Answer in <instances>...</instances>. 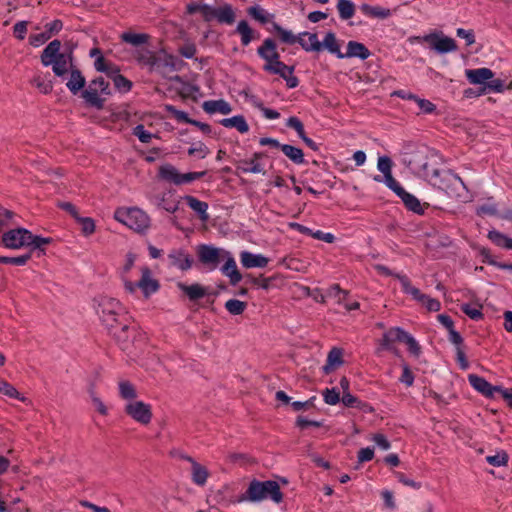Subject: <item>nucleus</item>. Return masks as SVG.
<instances>
[{"mask_svg":"<svg viewBox=\"0 0 512 512\" xmlns=\"http://www.w3.org/2000/svg\"><path fill=\"white\" fill-rule=\"evenodd\" d=\"M61 45L59 39L49 42L40 55L41 63L45 67L52 65V71L57 77L65 78L69 73L66 87L72 95H78V92L86 86V78L75 63L68 62V59L63 56L60 52Z\"/></svg>","mask_w":512,"mask_h":512,"instance_id":"obj_1","label":"nucleus"},{"mask_svg":"<svg viewBox=\"0 0 512 512\" xmlns=\"http://www.w3.org/2000/svg\"><path fill=\"white\" fill-rule=\"evenodd\" d=\"M268 498L276 504H279L283 501L284 494L281 491L279 483L275 480L260 481L254 478L250 481L246 491L239 495V497L232 502L240 503L249 501L257 503Z\"/></svg>","mask_w":512,"mask_h":512,"instance_id":"obj_2","label":"nucleus"},{"mask_svg":"<svg viewBox=\"0 0 512 512\" xmlns=\"http://www.w3.org/2000/svg\"><path fill=\"white\" fill-rule=\"evenodd\" d=\"M186 13L189 15L200 13L205 22L216 19L221 24L232 25L236 20V13L228 3L213 7L206 3L190 2L186 5Z\"/></svg>","mask_w":512,"mask_h":512,"instance_id":"obj_3","label":"nucleus"},{"mask_svg":"<svg viewBox=\"0 0 512 512\" xmlns=\"http://www.w3.org/2000/svg\"><path fill=\"white\" fill-rule=\"evenodd\" d=\"M111 95L110 83L104 77L98 76L92 79L88 86L82 88L77 96L83 99L86 107L102 110L105 107L106 98Z\"/></svg>","mask_w":512,"mask_h":512,"instance_id":"obj_4","label":"nucleus"},{"mask_svg":"<svg viewBox=\"0 0 512 512\" xmlns=\"http://www.w3.org/2000/svg\"><path fill=\"white\" fill-rule=\"evenodd\" d=\"M270 32H274L283 44L294 45L298 43L306 52H320L319 46H321V42L318 40L316 33L305 31L299 35H294L291 30L283 28L275 21H272Z\"/></svg>","mask_w":512,"mask_h":512,"instance_id":"obj_5","label":"nucleus"},{"mask_svg":"<svg viewBox=\"0 0 512 512\" xmlns=\"http://www.w3.org/2000/svg\"><path fill=\"white\" fill-rule=\"evenodd\" d=\"M114 219L137 233H144L150 227L149 216L138 207H118Z\"/></svg>","mask_w":512,"mask_h":512,"instance_id":"obj_6","label":"nucleus"},{"mask_svg":"<svg viewBox=\"0 0 512 512\" xmlns=\"http://www.w3.org/2000/svg\"><path fill=\"white\" fill-rule=\"evenodd\" d=\"M410 43H428L429 48L437 54H447L458 50L457 42L445 35L442 31L435 30L423 36H410Z\"/></svg>","mask_w":512,"mask_h":512,"instance_id":"obj_7","label":"nucleus"},{"mask_svg":"<svg viewBox=\"0 0 512 512\" xmlns=\"http://www.w3.org/2000/svg\"><path fill=\"white\" fill-rule=\"evenodd\" d=\"M177 288L183 292V295L187 297L190 302L193 303H198L200 299L206 297L205 303L202 304V307L208 308L211 312L216 313V308L213 305L215 298L219 295L218 290L208 291V288L200 283L188 285L184 282H178Z\"/></svg>","mask_w":512,"mask_h":512,"instance_id":"obj_8","label":"nucleus"},{"mask_svg":"<svg viewBox=\"0 0 512 512\" xmlns=\"http://www.w3.org/2000/svg\"><path fill=\"white\" fill-rule=\"evenodd\" d=\"M227 255L229 251L212 244H199L196 247L197 261L209 271L215 270Z\"/></svg>","mask_w":512,"mask_h":512,"instance_id":"obj_9","label":"nucleus"},{"mask_svg":"<svg viewBox=\"0 0 512 512\" xmlns=\"http://www.w3.org/2000/svg\"><path fill=\"white\" fill-rule=\"evenodd\" d=\"M207 171L180 173L172 164L166 163L159 167L158 177L175 185L191 183L203 178Z\"/></svg>","mask_w":512,"mask_h":512,"instance_id":"obj_10","label":"nucleus"},{"mask_svg":"<svg viewBox=\"0 0 512 512\" xmlns=\"http://www.w3.org/2000/svg\"><path fill=\"white\" fill-rule=\"evenodd\" d=\"M428 182L439 190L448 193L450 190H456L457 185L464 186L462 179L450 170L432 169L429 177H425Z\"/></svg>","mask_w":512,"mask_h":512,"instance_id":"obj_11","label":"nucleus"},{"mask_svg":"<svg viewBox=\"0 0 512 512\" xmlns=\"http://www.w3.org/2000/svg\"><path fill=\"white\" fill-rule=\"evenodd\" d=\"M406 155L404 163L410 170L424 178L429 177V173L432 169H430L428 163L426 146L422 145L416 147L415 150L407 152Z\"/></svg>","mask_w":512,"mask_h":512,"instance_id":"obj_12","label":"nucleus"},{"mask_svg":"<svg viewBox=\"0 0 512 512\" xmlns=\"http://www.w3.org/2000/svg\"><path fill=\"white\" fill-rule=\"evenodd\" d=\"M277 42L274 38L268 37L264 39L261 46L257 48L258 56L266 63L263 70L270 73L279 63H281L280 53L277 50Z\"/></svg>","mask_w":512,"mask_h":512,"instance_id":"obj_13","label":"nucleus"},{"mask_svg":"<svg viewBox=\"0 0 512 512\" xmlns=\"http://www.w3.org/2000/svg\"><path fill=\"white\" fill-rule=\"evenodd\" d=\"M124 412L142 425L149 424L153 417L151 405L143 401L129 402L126 404Z\"/></svg>","mask_w":512,"mask_h":512,"instance_id":"obj_14","label":"nucleus"},{"mask_svg":"<svg viewBox=\"0 0 512 512\" xmlns=\"http://www.w3.org/2000/svg\"><path fill=\"white\" fill-rule=\"evenodd\" d=\"M171 266L187 271L192 268L194 259L184 248L172 249L168 254Z\"/></svg>","mask_w":512,"mask_h":512,"instance_id":"obj_15","label":"nucleus"},{"mask_svg":"<svg viewBox=\"0 0 512 512\" xmlns=\"http://www.w3.org/2000/svg\"><path fill=\"white\" fill-rule=\"evenodd\" d=\"M141 278L135 282V285L142 290L145 298L152 293H156L160 289V283L157 279L151 278V269L148 266L141 268Z\"/></svg>","mask_w":512,"mask_h":512,"instance_id":"obj_16","label":"nucleus"},{"mask_svg":"<svg viewBox=\"0 0 512 512\" xmlns=\"http://www.w3.org/2000/svg\"><path fill=\"white\" fill-rule=\"evenodd\" d=\"M244 278L246 279V283H251L252 285L264 290H269L272 287H278L284 281L283 276L278 273L270 277H265L263 274H260L259 277H255L251 273H247L244 275Z\"/></svg>","mask_w":512,"mask_h":512,"instance_id":"obj_17","label":"nucleus"},{"mask_svg":"<svg viewBox=\"0 0 512 512\" xmlns=\"http://www.w3.org/2000/svg\"><path fill=\"white\" fill-rule=\"evenodd\" d=\"M468 381L473 389L487 398H494V393L500 391V385H492L484 377L477 374H469Z\"/></svg>","mask_w":512,"mask_h":512,"instance_id":"obj_18","label":"nucleus"},{"mask_svg":"<svg viewBox=\"0 0 512 512\" xmlns=\"http://www.w3.org/2000/svg\"><path fill=\"white\" fill-rule=\"evenodd\" d=\"M394 339L407 345V350L414 358L418 359L422 354V347L418 341L401 327H396Z\"/></svg>","mask_w":512,"mask_h":512,"instance_id":"obj_19","label":"nucleus"},{"mask_svg":"<svg viewBox=\"0 0 512 512\" xmlns=\"http://www.w3.org/2000/svg\"><path fill=\"white\" fill-rule=\"evenodd\" d=\"M110 335L115 339L122 351H126L132 342V331L127 321H119V327Z\"/></svg>","mask_w":512,"mask_h":512,"instance_id":"obj_20","label":"nucleus"},{"mask_svg":"<svg viewBox=\"0 0 512 512\" xmlns=\"http://www.w3.org/2000/svg\"><path fill=\"white\" fill-rule=\"evenodd\" d=\"M398 197L402 200L405 208L408 211L417 215H424L425 209L430 207V203H421L415 195L407 192L406 190H404Z\"/></svg>","mask_w":512,"mask_h":512,"instance_id":"obj_21","label":"nucleus"},{"mask_svg":"<svg viewBox=\"0 0 512 512\" xmlns=\"http://www.w3.org/2000/svg\"><path fill=\"white\" fill-rule=\"evenodd\" d=\"M395 330L396 327H392L383 334L382 339L378 341V345L375 351L376 354H380L383 351H389L399 358L402 357L400 350L394 346V343L398 342L396 339H394Z\"/></svg>","mask_w":512,"mask_h":512,"instance_id":"obj_22","label":"nucleus"},{"mask_svg":"<svg viewBox=\"0 0 512 512\" xmlns=\"http://www.w3.org/2000/svg\"><path fill=\"white\" fill-rule=\"evenodd\" d=\"M134 57L139 65L148 66L150 71H156L157 63H160V57L145 47L138 48Z\"/></svg>","mask_w":512,"mask_h":512,"instance_id":"obj_23","label":"nucleus"},{"mask_svg":"<svg viewBox=\"0 0 512 512\" xmlns=\"http://www.w3.org/2000/svg\"><path fill=\"white\" fill-rule=\"evenodd\" d=\"M467 80L473 85L479 87L486 86L488 80L494 77V72L489 68L467 69L465 71Z\"/></svg>","mask_w":512,"mask_h":512,"instance_id":"obj_24","label":"nucleus"},{"mask_svg":"<svg viewBox=\"0 0 512 512\" xmlns=\"http://www.w3.org/2000/svg\"><path fill=\"white\" fill-rule=\"evenodd\" d=\"M240 261L244 268H264L269 263V258L262 254H254L249 251H242L240 253Z\"/></svg>","mask_w":512,"mask_h":512,"instance_id":"obj_25","label":"nucleus"},{"mask_svg":"<svg viewBox=\"0 0 512 512\" xmlns=\"http://www.w3.org/2000/svg\"><path fill=\"white\" fill-rule=\"evenodd\" d=\"M221 272L225 276L229 277L230 284L233 286L237 285L244 277L239 272L236 262L230 252L229 255L224 257V264L221 267Z\"/></svg>","mask_w":512,"mask_h":512,"instance_id":"obj_26","label":"nucleus"},{"mask_svg":"<svg viewBox=\"0 0 512 512\" xmlns=\"http://www.w3.org/2000/svg\"><path fill=\"white\" fill-rule=\"evenodd\" d=\"M121 310L122 306L118 300L105 296L100 297L96 307V312L100 318H102V316L118 314Z\"/></svg>","mask_w":512,"mask_h":512,"instance_id":"obj_27","label":"nucleus"},{"mask_svg":"<svg viewBox=\"0 0 512 512\" xmlns=\"http://www.w3.org/2000/svg\"><path fill=\"white\" fill-rule=\"evenodd\" d=\"M160 53L164 54V59L160 58V63H157L156 71L163 75L164 69L167 67L172 71H180L186 65L182 59H179L173 54L166 52L165 49H161Z\"/></svg>","mask_w":512,"mask_h":512,"instance_id":"obj_28","label":"nucleus"},{"mask_svg":"<svg viewBox=\"0 0 512 512\" xmlns=\"http://www.w3.org/2000/svg\"><path fill=\"white\" fill-rule=\"evenodd\" d=\"M234 33L241 36V44L243 46H248L254 39L260 38L259 32L255 31L247 20H240Z\"/></svg>","mask_w":512,"mask_h":512,"instance_id":"obj_29","label":"nucleus"},{"mask_svg":"<svg viewBox=\"0 0 512 512\" xmlns=\"http://www.w3.org/2000/svg\"><path fill=\"white\" fill-rule=\"evenodd\" d=\"M94 68L97 72L104 73L111 80L115 79L117 75H121L120 67L105 57L95 59Z\"/></svg>","mask_w":512,"mask_h":512,"instance_id":"obj_30","label":"nucleus"},{"mask_svg":"<svg viewBox=\"0 0 512 512\" xmlns=\"http://www.w3.org/2000/svg\"><path fill=\"white\" fill-rule=\"evenodd\" d=\"M20 236V227L10 229L1 236V245L5 248L18 250L23 248V241Z\"/></svg>","mask_w":512,"mask_h":512,"instance_id":"obj_31","label":"nucleus"},{"mask_svg":"<svg viewBox=\"0 0 512 512\" xmlns=\"http://www.w3.org/2000/svg\"><path fill=\"white\" fill-rule=\"evenodd\" d=\"M319 48L320 52L326 49L329 53L336 55L337 58H344V53L341 52V44L336 38V34L332 31L326 33L324 40L321 42V46H319Z\"/></svg>","mask_w":512,"mask_h":512,"instance_id":"obj_32","label":"nucleus"},{"mask_svg":"<svg viewBox=\"0 0 512 512\" xmlns=\"http://www.w3.org/2000/svg\"><path fill=\"white\" fill-rule=\"evenodd\" d=\"M344 58H359L366 60L370 57V50L361 42L351 40L347 43V51L343 54Z\"/></svg>","mask_w":512,"mask_h":512,"instance_id":"obj_33","label":"nucleus"},{"mask_svg":"<svg viewBox=\"0 0 512 512\" xmlns=\"http://www.w3.org/2000/svg\"><path fill=\"white\" fill-rule=\"evenodd\" d=\"M186 204L191 208L198 216V218L202 222H207L209 219V214L207 212L208 210V204L204 201L199 200L198 198L186 195L183 197Z\"/></svg>","mask_w":512,"mask_h":512,"instance_id":"obj_34","label":"nucleus"},{"mask_svg":"<svg viewBox=\"0 0 512 512\" xmlns=\"http://www.w3.org/2000/svg\"><path fill=\"white\" fill-rule=\"evenodd\" d=\"M151 36L147 33H136L132 31H125L120 35V40L124 43L130 44L133 47L141 48L148 44Z\"/></svg>","mask_w":512,"mask_h":512,"instance_id":"obj_35","label":"nucleus"},{"mask_svg":"<svg viewBox=\"0 0 512 512\" xmlns=\"http://www.w3.org/2000/svg\"><path fill=\"white\" fill-rule=\"evenodd\" d=\"M343 349L338 347H333L326 359V364L323 366L324 374H330L333 370L343 364Z\"/></svg>","mask_w":512,"mask_h":512,"instance_id":"obj_36","label":"nucleus"},{"mask_svg":"<svg viewBox=\"0 0 512 512\" xmlns=\"http://www.w3.org/2000/svg\"><path fill=\"white\" fill-rule=\"evenodd\" d=\"M202 108L207 114L210 115L214 113L227 115L232 111L231 105L223 99L205 101L202 104Z\"/></svg>","mask_w":512,"mask_h":512,"instance_id":"obj_37","label":"nucleus"},{"mask_svg":"<svg viewBox=\"0 0 512 512\" xmlns=\"http://www.w3.org/2000/svg\"><path fill=\"white\" fill-rule=\"evenodd\" d=\"M219 124L226 128H235L242 134L249 131V125L243 115H235L230 118H223L219 121Z\"/></svg>","mask_w":512,"mask_h":512,"instance_id":"obj_38","label":"nucleus"},{"mask_svg":"<svg viewBox=\"0 0 512 512\" xmlns=\"http://www.w3.org/2000/svg\"><path fill=\"white\" fill-rule=\"evenodd\" d=\"M283 154L289 158L294 164H305L306 160L304 158V152L301 148L290 144H283L280 149Z\"/></svg>","mask_w":512,"mask_h":512,"instance_id":"obj_39","label":"nucleus"},{"mask_svg":"<svg viewBox=\"0 0 512 512\" xmlns=\"http://www.w3.org/2000/svg\"><path fill=\"white\" fill-rule=\"evenodd\" d=\"M188 460L192 462V480L197 485H204L207 481L209 472L207 468L198 462L194 461L191 457Z\"/></svg>","mask_w":512,"mask_h":512,"instance_id":"obj_40","label":"nucleus"},{"mask_svg":"<svg viewBox=\"0 0 512 512\" xmlns=\"http://www.w3.org/2000/svg\"><path fill=\"white\" fill-rule=\"evenodd\" d=\"M360 9L365 15L373 18L386 19L391 15L390 9L381 6H372L367 3H363Z\"/></svg>","mask_w":512,"mask_h":512,"instance_id":"obj_41","label":"nucleus"},{"mask_svg":"<svg viewBox=\"0 0 512 512\" xmlns=\"http://www.w3.org/2000/svg\"><path fill=\"white\" fill-rule=\"evenodd\" d=\"M238 164L248 165V166H237L236 171L234 172L236 175H238V171H242L243 173H253V174H265V171L263 169V166L260 162L254 161L251 158L250 159H243L237 161Z\"/></svg>","mask_w":512,"mask_h":512,"instance_id":"obj_42","label":"nucleus"},{"mask_svg":"<svg viewBox=\"0 0 512 512\" xmlns=\"http://www.w3.org/2000/svg\"><path fill=\"white\" fill-rule=\"evenodd\" d=\"M247 14L254 19L255 21L259 22L262 25L267 24L271 21V19L274 17L273 14H269L266 12L262 7L259 5H253L247 8Z\"/></svg>","mask_w":512,"mask_h":512,"instance_id":"obj_43","label":"nucleus"},{"mask_svg":"<svg viewBox=\"0 0 512 512\" xmlns=\"http://www.w3.org/2000/svg\"><path fill=\"white\" fill-rule=\"evenodd\" d=\"M407 99L415 101L423 114H438L437 106L430 100L420 98L418 95L413 93H409Z\"/></svg>","mask_w":512,"mask_h":512,"instance_id":"obj_44","label":"nucleus"},{"mask_svg":"<svg viewBox=\"0 0 512 512\" xmlns=\"http://www.w3.org/2000/svg\"><path fill=\"white\" fill-rule=\"evenodd\" d=\"M336 7L342 20L351 19L356 11L355 4L351 0H338Z\"/></svg>","mask_w":512,"mask_h":512,"instance_id":"obj_45","label":"nucleus"},{"mask_svg":"<svg viewBox=\"0 0 512 512\" xmlns=\"http://www.w3.org/2000/svg\"><path fill=\"white\" fill-rule=\"evenodd\" d=\"M506 89L505 87V81L502 79H495L494 77L488 80L486 83V86L481 87V91L485 92V94L495 92V93H501ZM507 89H512V82L507 86Z\"/></svg>","mask_w":512,"mask_h":512,"instance_id":"obj_46","label":"nucleus"},{"mask_svg":"<svg viewBox=\"0 0 512 512\" xmlns=\"http://www.w3.org/2000/svg\"><path fill=\"white\" fill-rule=\"evenodd\" d=\"M384 179L385 185L391 189L397 196H399L405 189L403 186L393 177L392 173L388 175L381 176L376 175L374 180L377 182H382Z\"/></svg>","mask_w":512,"mask_h":512,"instance_id":"obj_47","label":"nucleus"},{"mask_svg":"<svg viewBox=\"0 0 512 512\" xmlns=\"http://www.w3.org/2000/svg\"><path fill=\"white\" fill-rule=\"evenodd\" d=\"M225 309L233 316L241 315L247 308V302L238 299H229L225 302Z\"/></svg>","mask_w":512,"mask_h":512,"instance_id":"obj_48","label":"nucleus"},{"mask_svg":"<svg viewBox=\"0 0 512 512\" xmlns=\"http://www.w3.org/2000/svg\"><path fill=\"white\" fill-rule=\"evenodd\" d=\"M120 397L126 400H134L137 398V391L130 381H121L119 383Z\"/></svg>","mask_w":512,"mask_h":512,"instance_id":"obj_49","label":"nucleus"},{"mask_svg":"<svg viewBox=\"0 0 512 512\" xmlns=\"http://www.w3.org/2000/svg\"><path fill=\"white\" fill-rule=\"evenodd\" d=\"M113 84L115 89L120 92L121 94L128 93L133 88V82L129 80L124 75H117L116 78H113Z\"/></svg>","mask_w":512,"mask_h":512,"instance_id":"obj_50","label":"nucleus"},{"mask_svg":"<svg viewBox=\"0 0 512 512\" xmlns=\"http://www.w3.org/2000/svg\"><path fill=\"white\" fill-rule=\"evenodd\" d=\"M106 329L108 330V333L111 334L117 327H119V321H127L126 317L122 316L120 317V314H113V315H107L102 316L100 318Z\"/></svg>","mask_w":512,"mask_h":512,"instance_id":"obj_51","label":"nucleus"},{"mask_svg":"<svg viewBox=\"0 0 512 512\" xmlns=\"http://www.w3.org/2000/svg\"><path fill=\"white\" fill-rule=\"evenodd\" d=\"M472 249L478 251L479 255L483 257L482 262L498 268L500 262L497 261L491 254L490 249L480 246L478 244L472 245Z\"/></svg>","mask_w":512,"mask_h":512,"instance_id":"obj_52","label":"nucleus"},{"mask_svg":"<svg viewBox=\"0 0 512 512\" xmlns=\"http://www.w3.org/2000/svg\"><path fill=\"white\" fill-rule=\"evenodd\" d=\"M76 222L81 225V232L85 236H90L95 232V221L91 217H76Z\"/></svg>","mask_w":512,"mask_h":512,"instance_id":"obj_53","label":"nucleus"},{"mask_svg":"<svg viewBox=\"0 0 512 512\" xmlns=\"http://www.w3.org/2000/svg\"><path fill=\"white\" fill-rule=\"evenodd\" d=\"M486 461L487 463L495 467L507 466L509 461V455L505 450H501L497 452L496 455L487 456Z\"/></svg>","mask_w":512,"mask_h":512,"instance_id":"obj_54","label":"nucleus"},{"mask_svg":"<svg viewBox=\"0 0 512 512\" xmlns=\"http://www.w3.org/2000/svg\"><path fill=\"white\" fill-rule=\"evenodd\" d=\"M165 111L170 113L180 123H186V124L192 123L193 118H190L188 113L177 109L175 106H173L171 104L165 105Z\"/></svg>","mask_w":512,"mask_h":512,"instance_id":"obj_55","label":"nucleus"},{"mask_svg":"<svg viewBox=\"0 0 512 512\" xmlns=\"http://www.w3.org/2000/svg\"><path fill=\"white\" fill-rule=\"evenodd\" d=\"M324 426V420H309L303 415H298L295 420V427L305 430L308 427L320 428Z\"/></svg>","mask_w":512,"mask_h":512,"instance_id":"obj_56","label":"nucleus"},{"mask_svg":"<svg viewBox=\"0 0 512 512\" xmlns=\"http://www.w3.org/2000/svg\"><path fill=\"white\" fill-rule=\"evenodd\" d=\"M481 309L482 305H479L478 308L472 307L469 303H463L461 305V311L474 321H479L484 318V314Z\"/></svg>","mask_w":512,"mask_h":512,"instance_id":"obj_57","label":"nucleus"},{"mask_svg":"<svg viewBox=\"0 0 512 512\" xmlns=\"http://www.w3.org/2000/svg\"><path fill=\"white\" fill-rule=\"evenodd\" d=\"M31 259V252H27L20 256L9 257L0 256V264H12L17 266L25 265Z\"/></svg>","mask_w":512,"mask_h":512,"instance_id":"obj_58","label":"nucleus"},{"mask_svg":"<svg viewBox=\"0 0 512 512\" xmlns=\"http://www.w3.org/2000/svg\"><path fill=\"white\" fill-rule=\"evenodd\" d=\"M132 134L136 136L140 142L149 143L153 137L158 138L156 134L147 131L143 124H138L132 129Z\"/></svg>","mask_w":512,"mask_h":512,"instance_id":"obj_59","label":"nucleus"},{"mask_svg":"<svg viewBox=\"0 0 512 512\" xmlns=\"http://www.w3.org/2000/svg\"><path fill=\"white\" fill-rule=\"evenodd\" d=\"M324 402L328 405H336L341 401L340 392L337 387H333L331 389L326 388L323 392Z\"/></svg>","mask_w":512,"mask_h":512,"instance_id":"obj_60","label":"nucleus"},{"mask_svg":"<svg viewBox=\"0 0 512 512\" xmlns=\"http://www.w3.org/2000/svg\"><path fill=\"white\" fill-rule=\"evenodd\" d=\"M401 366H402V374L399 378V381L401 383L405 384L406 386L410 387L414 383V379H415L414 373L412 372L409 364L404 359H402Z\"/></svg>","mask_w":512,"mask_h":512,"instance_id":"obj_61","label":"nucleus"},{"mask_svg":"<svg viewBox=\"0 0 512 512\" xmlns=\"http://www.w3.org/2000/svg\"><path fill=\"white\" fill-rule=\"evenodd\" d=\"M487 238L496 246L504 248L506 247V242L508 241V236L498 230H490L488 232Z\"/></svg>","mask_w":512,"mask_h":512,"instance_id":"obj_62","label":"nucleus"},{"mask_svg":"<svg viewBox=\"0 0 512 512\" xmlns=\"http://www.w3.org/2000/svg\"><path fill=\"white\" fill-rule=\"evenodd\" d=\"M286 126L294 129L297 132L299 138L306 135L303 122L296 116L289 117L286 121Z\"/></svg>","mask_w":512,"mask_h":512,"instance_id":"obj_63","label":"nucleus"},{"mask_svg":"<svg viewBox=\"0 0 512 512\" xmlns=\"http://www.w3.org/2000/svg\"><path fill=\"white\" fill-rule=\"evenodd\" d=\"M295 71V65H287L283 61L279 63L269 74L278 75L284 78L287 75L293 74Z\"/></svg>","mask_w":512,"mask_h":512,"instance_id":"obj_64","label":"nucleus"}]
</instances>
